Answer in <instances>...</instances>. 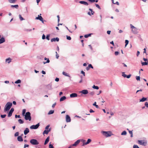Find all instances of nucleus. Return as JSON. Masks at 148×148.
Here are the masks:
<instances>
[{
	"label": "nucleus",
	"instance_id": "obj_12",
	"mask_svg": "<svg viewBox=\"0 0 148 148\" xmlns=\"http://www.w3.org/2000/svg\"><path fill=\"white\" fill-rule=\"evenodd\" d=\"M80 92L83 94L86 95L88 93V91L87 90H83L80 91Z\"/></svg>",
	"mask_w": 148,
	"mask_h": 148
},
{
	"label": "nucleus",
	"instance_id": "obj_53",
	"mask_svg": "<svg viewBox=\"0 0 148 148\" xmlns=\"http://www.w3.org/2000/svg\"><path fill=\"white\" fill-rule=\"evenodd\" d=\"M88 66H89V68H91L92 69H93V66H92V65L91 64H89L88 65Z\"/></svg>",
	"mask_w": 148,
	"mask_h": 148
},
{
	"label": "nucleus",
	"instance_id": "obj_23",
	"mask_svg": "<svg viewBox=\"0 0 148 148\" xmlns=\"http://www.w3.org/2000/svg\"><path fill=\"white\" fill-rule=\"evenodd\" d=\"M66 99V97L65 96H63L60 99V101H63L64 100H65V99Z\"/></svg>",
	"mask_w": 148,
	"mask_h": 148
},
{
	"label": "nucleus",
	"instance_id": "obj_44",
	"mask_svg": "<svg viewBox=\"0 0 148 148\" xmlns=\"http://www.w3.org/2000/svg\"><path fill=\"white\" fill-rule=\"evenodd\" d=\"M26 112V110L25 109H24L23 110L22 112V114L23 115H24V114H25Z\"/></svg>",
	"mask_w": 148,
	"mask_h": 148
},
{
	"label": "nucleus",
	"instance_id": "obj_3",
	"mask_svg": "<svg viewBox=\"0 0 148 148\" xmlns=\"http://www.w3.org/2000/svg\"><path fill=\"white\" fill-rule=\"evenodd\" d=\"M30 142L33 145H38L39 144L37 140L34 139H31L30 141Z\"/></svg>",
	"mask_w": 148,
	"mask_h": 148
},
{
	"label": "nucleus",
	"instance_id": "obj_21",
	"mask_svg": "<svg viewBox=\"0 0 148 148\" xmlns=\"http://www.w3.org/2000/svg\"><path fill=\"white\" fill-rule=\"evenodd\" d=\"M17 140L18 141H23V139L21 136H19L17 137Z\"/></svg>",
	"mask_w": 148,
	"mask_h": 148
},
{
	"label": "nucleus",
	"instance_id": "obj_13",
	"mask_svg": "<svg viewBox=\"0 0 148 148\" xmlns=\"http://www.w3.org/2000/svg\"><path fill=\"white\" fill-rule=\"evenodd\" d=\"M77 95L76 93H73L70 95V97L71 98H73L77 97Z\"/></svg>",
	"mask_w": 148,
	"mask_h": 148
},
{
	"label": "nucleus",
	"instance_id": "obj_59",
	"mask_svg": "<svg viewBox=\"0 0 148 148\" xmlns=\"http://www.w3.org/2000/svg\"><path fill=\"white\" fill-rule=\"evenodd\" d=\"M131 76V74H129L128 75H127L126 77L127 78H130Z\"/></svg>",
	"mask_w": 148,
	"mask_h": 148
},
{
	"label": "nucleus",
	"instance_id": "obj_52",
	"mask_svg": "<svg viewBox=\"0 0 148 148\" xmlns=\"http://www.w3.org/2000/svg\"><path fill=\"white\" fill-rule=\"evenodd\" d=\"M89 94L90 95L92 96L94 94V92H91L89 93Z\"/></svg>",
	"mask_w": 148,
	"mask_h": 148
},
{
	"label": "nucleus",
	"instance_id": "obj_34",
	"mask_svg": "<svg viewBox=\"0 0 148 148\" xmlns=\"http://www.w3.org/2000/svg\"><path fill=\"white\" fill-rule=\"evenodd\" d=\"M19 18L21 21H23V20H24V19L22 17V16L21 14H19Z\"/></svg>",
	"mask_w": 148,
	"mask_h": 148
},
{
	"label": "nucleus",
	"instance_id": "obj_15",
	"mask_svg": "<svg viewBox=\"0 0 148 148\" xmlns=\"http://www.w3.org/2000/svg\"><path fill=\"white\" fill-rule=\"evenodd\" d=\"M51 128L49 129L48 130H45L43 132V134H47L48 133L51 131Z\"/></svg>",
	"mask_w": 148,
	"mask_h": 148
},
{
	"label": "nucleus",
	"instance_id": "obj_51",
	"mask_svg": "<svg viewBox=\"0 0 148 148\" xmlns=\"http://www.w3.org/2000/svg\"><path fill=\"white\" fill-rule=\"evenodd\" d=\"M49 148H54L53 145L51 144H49Z\"/></svg>",
	"mask_w": 148,
	"mask_h": 148
},
{
	"label": "nucleus",
	"instance_id": "obj_19",
	"mask_svg": "<svg viewBox=\"0 0 148 148\" xmlns=\"http://www.w3.org/2000/svg\"><path fill=\"white\" fill-rule=\"evenodd\" d=\"M49 138H50V137L49 136H48L47 138L45 140V143H44V145H46L48 143V142L49 141Z\"/></svg>",
	"mask_w": 148,
	"mask_h": 148
},
{
	"label": "nucleus",
	"instance_id": "obj_10",
	"mask_svg": "<svg viewBox=\"0 0 148 148\" xmlns=\"http://www.w3.org/2000/svg\"><path fill=\"white\" fill-rule=\"evenodd\" d=\"M132 32L134 34H136L138 33V29L136 28L132 29Z\"/></svg>",
	"mask_w": 148,
	"mask_h": 148
},
{
	"label": "nucleus",
	"instance_id": "obj_17",
	"mask_svg": "<svg viewBox=\"0 0 148 148\" xmlns=\"http://www.w3.org/2000/svg\"><path fill=\"white\" fill-rule=\"evenodd\" d=\"M80 140H77L75 143L72 144V146H76L80 142Z\"/></svg>",
	"mask_w": 148,
	"mask_h": 148
},
{
	"label": "nucleus",
	"instance_id": "obj_4",
	"mask_svg": "<svg viewBox=\"0 0 148 148\" xmlns=\"http://www.w3.org/2000/svg\"><path fill=\"white\" fill-rule=\"evenodd\" d=\"M101 133L104 136H105L106 137L110 136L111 135L110 134L111 132L110 131L106 132L102 131L101 132Z\"/></svg>",
	"mask_w": 148,
	"mask_h": 148
},
{
	"label": "nucleus",
	"instance_id": "obj_25",
	"mask_svg": "<svg viewBox=\"0 0 148 148\" xmlns=\"http://www.w3.org/2000/svg\"><path fill=\"white\" fill-rule=\"evenodd\" d=\"M62 74L64 75L65 76H67V77H70V76L69 75V74L68 73H67L64 72H62Z\"/></svg>",
	"mask_w": 148,
	"mask_h": 148
},
{
	"label": "nucleus",
	"instance_id": "obj_46",
	"mask_svg": "<svg viewBox=\"0 0 148 148\" xmlns=\"http://www.w3.org/2000/svg\"><path fill=\"white\" fill-rule=\"evenodd\" d=\"M130 27H131V28L132 29H133L135 28H136V27H135L133 25L131 24H130Z\"/></svg>",
	"mask_w": 148,
	"mask_h": 148
},
{
	"label": "nucleus",
	"instance_id": "obj_31",
	"mask_svg": "<svg viewBox=\"0 0 148 148\" xmlns=\"http://www.w3.org/2000/svg\"><path fill=\"white\" fill-rule=\"evenodd\" d=\"M12 113L11 112L9 111L8 113V117H10V116H11L12 115Z\"/></svg>",
	"mask_w": 148,
	"mask_h": 148
},
{
	"label": "nucleus",
	"instance_id": "obj_14",
	"mask_svg": "<svg viewBox=\"0 0 148 148\" xmlns=\"http://www.w3.org/2000/svg\"><path fill=\"white\" fill-rule=\"evenodd\" d=\"M29 132V130L28 128H26L24 131V134L25 135H27Z\"/></svg>",
	"mask_w": 148,
	"mask_h": 148
},
{
	"label": "nucleus",
	"instance_id": "obj_27",
	"mask_svg": "<svg viewBox=\"0 0 148 148\" xmlns=\"http://www.w3.org/2000/svg\"><path fill=\"white\" fill-rule=\"evenodd\" d=\"M93 106H95L96 108H99V106L97 105H96V102H95L93 104Z\"/></svg>",
	"mask_w": 148,
	"mask_h": 148
},
{
	"label": "nucleus",
	"instance_id": "obj_57",
	"mask_svg": "<svg viewBox=\"0 0 148 148\" xmlns=\"http://www.w3.org/2000/svg\"><path fill=\"white\" fill-rule=\"evenodd\" d=\"M25 31L27 32H31L32 31V29H25Z\"/></svg>",
	"mask_w": 148,
	"mask_h": 148
},
{
	"label": "nucleus",
	"instance_id": "obj_11",
	"mask_svg": "<svg viewBox=\"0 0 148 148\" xmlns=\"http://www.w3.org/2000/svg\"><path fill=\"white\" fill-rule=\"evenodd\" d=\"M66 121L67 122H70L71 121V118L68 115H67L66 116Z\"/></svg>",
	"mask_w": 148,
	"mask_h": 148
},
{
	"label": "nucleus",
	"instance_id": "obj_41",
	"mask_svg": "<svg viewBox=\"0 0 148 148\" xmlns=\"http://www.w3.org/2000/svg\"><path fill=\"white\" fill-rule=\"evenodd\" d=\"M66 38L67 40H71V38L69 36H68L67 35L66 36Z\"/></svg>",
	"mask_w": 148,
	"mask_h": 148
},
{
	"label": "nucleus",
	"instance_id": "obj_29",
	"mask_svg": "<svg viewBox=\"0 0 148 148\" xmlns=\"http://www.w3.org/2000/svg\"><path fill=\"white\" fill-rule=\"evenodd\" d=\"M54 112V110H50L48 113V115L53 114Z\"/></svg>",
	"mask_w": 148,
	"mask_h": 148
},
{
	"label": "nucleus",
	"instance_id": "obj_64",
	"mask_svg": "<svg viewBox=\"0 0 148 148\" xmlns=\"http://www.w3.org/2000/svg\"><path fill=\"white\" fill-rule=\"evenodd\" d=\"M59 78L56 77L55 79V80L56 81L58 82L59 81Z\"/></svg>",
	"mask_w": 148,
	"mask_h": 148
},
{
	"label": "nucleus",
	"instance_id": "obj_6",
	"mask_svg": "<svg viewBox=\"0 0 148 148\" xmlns=\"http://www.w3.org/2000/svg\"><path fill=\"white\" fill-rule=\"evenodd\" d=\"M40 125L39 123H38L36 125H33L30 127V128L32 129H37Z\"/></svg>",
	"mask_w": 148,
	"mask_h": 148
},
{
	"label": "nucleus",
	"instance_id": "obj_22",
	"mask_svg": "<svg viewBox=\"0 0 148 148\" xmlns=\"http://www.w3.org/2000/svg\"><path fill=\"white\" fill-rule=\"evenodd\" d=\"M5 62H6L9 64L11 62V59L10 58H9L6 59Z\"/></svg>",
	"mask_w": 148,
	"mask_h": 148
},
{
	"label": "nucleus",
	"instance_id": "obj_5",
	"mask_svg": "<svg viewBox=\"0 0 148 148\" xmlns=\"http://www.w3.org/2000/svg\"><path fill=\"white\" fill-rule=\"evenodd\" d=\"M138 143L139 144L144 146H146L147 144V142L144 141L142 140H138Z\"/></svg>",
	"mask_w": 148,
	"mask_h": 148
},
{
	"label": "nucleus",
	"instance_id": "obj_55",
	"mask_svg": "<svg viewBox=\"0 0 148 148\" xmlns=\"http://www.w3.org/2000/svg\"><path fill=\"white\" fill-rule=\"evenodd\" d=\"M133 148H139V147L137 145H134L133 146Z\"/></svg>",
	"mask_w": 148,
	"mask_h": 148
},
{
	"label": "nucleus",
	"instance_id": "obj_2",
	"mask_svg": "<svg viewBox=\"0 0 148 148\" xmlns=\"http://www.w3.org/2000/svg\"><path fill=\"white\" fill-rule=\"evenodd\" d=\"M25 119L26 120L30 121L31 120V114L29 112H27L25 115Z\"/></svg>",
	"mask_w": 148,
	"mask_h": 148
},
{
	"label": "nucleus",
	"instance_id": "obj_16",
	"mask_svg": "<svg viewBox=\"0 0 148 148\" xmlns=\"http://www.w3.org/2000/svg\"><path fill=\"white\" fill-rule=\"evenodd\" d=\"M89 10L90 11L91 14L90 13V12H88V14L90 16H91L92 15H93L95 13L90 8L89 9Z\"/></svg>",
	"mask_w": 148,
	"mask_h": 148
},
{
	"label": "nucleus",
	"instance_id": "obj_61",
	"mask_svg": "<svg viewBox=\"0 0 148 148\" xmlns=\"http://www.w3.org/2000/svg\"><path fill=\"white\" fill-rule=\"evenodd\" d=\"M49 126H50L49 125H48L47 126H46L45 128L46 130H48L49 129Z\"/></svg>",
	"mask_w": 148,
	"mask_h": 148
},
{
	"label": "nucleus",
	"instance_id": "obj_43",
	"mask_svg": "<svg viewBox=\"0 0 148 148\" xmlns=\"http://www.w3.org/2000/svg\"><path fill=\"white\" fill-rule=\"evenodd\" d=\"M136 79L138 81H140V77L139 76H136Z\"/></svg>",
	"mask_w": 148,
	"mask_h": 148
},
{
	"label": "nucleus",
	"instance_id": "obj_48",
	"mask_svg": "<svg viewBox=\"0 0 148 148\" xmlns=\"http://www.w3.org/2000/svg\"><path fill=\"white\" fill-rule=\"evenodd\" d=\"M49 36L50 35H47L46 36V38L48 40H50Z\"/></svg>",
	"mask_w": 148,
	"mask_h": 148
},
{
	"label": "nucleus",
	"instance_id": "obj_63",
	"mask_svg": "<svg viewBox=\"0 0 148 148\" xmlns=\"http://www.w3.org/2000/svg\"><path fill=\"white\" fill-rule=\"evenodd\" d=\"M56 105V103H53L52 105V108H54Z\"/></svg>",
	"mask_w": 148,
	"mask_h": 148
},
{
	"label": "nucleus",
	"instance_id": "obj_58",
	"mask_svg": "<svg viewBox=\"0 0 148 148\" xmlns=\"http://www.w3.org/2000/svg\"><path fill=\"white\" fill-rule=\"evenodd\" d=\"M42 38L43 40L45 38V36L44 34H43L42 36Z\"/></svg>",
	"mask_w": 148,
	"mask_h": 148
},
{
	"label": "nucleus",
	"instance_id": "obj_62",
	"mask_svg": "<svg viewBox=\"0 0 148 148\" xmlns=\"http://www.w3.org/2000/svg\"><path fill=\"white\" fill-rule=\"evenodd\" d=\"M81 72L82 74H83L84 76H85V73L83 71H81Z\"/></svg>",
	"mask_w": 148,
	"mask_h": 148
},
{
	"label": "nucleus",
	"instance_id": "obj_20",
	"mask_svg": "<svg viewBox=\"0 0 148 148\" xmlns=\"http://www.w3.org/2000/svg\"><path fill=\"white\" fill-rule=\"evenodd\" d=\"M47 88L49 90H52V88L51 86V84H49L48 85H47Z\"/></svg>",
	"mask_w": 148,
	"mask_h": 148
},
{
	"label": "nucleus",
	"instance_id": "obj_36",
	"mask_svg": "<svg viewBox=\"0 0 148 148\" xmlns=\"http://www.w3.org/2000/svg\"><path fill=\"white\" fill-rule=\"evenodd\" d=\"M92 88L95 89H96L97 90H98L99 89V87L97 86H95V85H94V86H92Z\"/></svg>",
	"mask_w": 148,
	"mask_h": 148
},
{
	"label": "nucleus",
	"instance_id": "obj_30",
	"mask_svg": "<svg viewBox=\"0 0 148 148\" xmlns=\"http://www.w3.org/2000/svg\"><path fill=\"white\" fill-rule=\"evenodd\" d=\"M18 122L20 124H23L24 123V121L21 119L18 120Z\"/></svg>",
	"mask_w": 148,
	"mask_h": 148
},
{
	"label": "nucleus",
	"instance_id": "obj_35",
	"mask_svg": "<svg viewBox=\"0 0 148 148\" xmlns=\"http://www.w3.org/2000/svg\"><path fill=\"white\" fill-rule=\"evenodd\" d=\"M129 133L131 134L130 137H133V132L132 131L129 130Z\"/></svg>",
	"mask_w": 148,
	"mask_h": 148
},
{
	"label": "nucleus",
	"instance_id": "obj_56",
	"mask_svg": "<svg viewBox=\"0 0 148 148\" xmlns=\"http://www.w3.org/2000/svg\"><path fill=\"white\" fill-rule=\"evenodd\" d=\"M15 117L16 118H20L21 117L20 116V115H17L16 114L15 115Z\"/></svg>",
	"mask_w": 148,
	"mask_h": 148
},
{
	"label": "nucleus",
	"instance_id": "obj_32",
	"mask_svg": "<svg viewBox=\"0 0 148 148\" xmlns=\"http://www.w3.org/2000/svg\"><path fill=\"white\" fill-rule=\"evenodd\" d=\"M21 81L20 79H18L17 81L15 82V84H19L21 83Z\"/></svg>",
	"mask_w": 148,
	"mask_h": 148
},
{
	"label": "nucleus",
	"instance_id": "obj_60",
	"mask_svg": "<svg viewBox=\"0 0 148 148\" xmlns=\"http://www.w3.org/2000/svg\"><path fill=\"white\" fill-rule=\"evenodd\" d=\"M29 146V145L26 144H25L24 147V148H25L27 147H28Z\"/></svg>",
	"mask_w": 148,
	"mask_h": 148
},
{
	"label": "nucleus",
	"instance_id": "obj_1",
	"mask_svg": "<svg viewBox=\"0 0 148 148\" xmlns=\"http://www.w3.org/2000/svg\"><path fill=\"white\" fill-rule=\"evenodd\" d=\"M12 105V103L9 102H7L5 105L4 109V111L5 112L9 111Z\"/></svg>",
	"mask_w": 148,
	"mask_h": 148
},
{
	"label": "nucleus",
	"instance_id": "obj_42",
	"mask_svg": "<svg viewBox=\"0 0 148 148\" xmlns=\"http://www.w3.org/2000/svg\"><path fill=\"white\" fill-rule=\"evenodd\" d=\"M47 61L46 62H43V63L44 64H45L46 63H49V62H50V60H49V58H47Z\"/></svg>",
	"mask_w": 148,
	"mask_h": 148
},
{
	"label": "nucleus",
	"instance_id": "obj_38",
	"mask_svg": "<svg viewBox=\"0 0 148 148\" xmlns=\"http://www.w3.org/2000/svg\"><path fill=\"white\" fill-rule=\"evenodd\" d=\"M91 35V34H86L84 35V37L85 38H87L89 36H90Z\"/></svg>",
	"mask_w": 148,
	"mask_h": 148
},
{
	"label": "nucleus",
	"instance_id": "obj_24",
	"mask_svg": "<svg viewBox=\"0 0 148 148\" xmlns=\"http://www.w3.org/2000/svg\"><path fill=\"white\" fill-rule=\"evenodd\" d=\"M147 100V99L146 98L143 97L141 99H140V102H144Z\"/></svg>",
	"mask_w": 148,
	"mask_h": 148
},
{
	"label": "nucleus",
	"instance_id": "obj_54",
	"mask_svg": "<svg viewBox=\"0 0 148 148\" xmlns=\"http://www.w3.org/2000/svg\"><path fill=\"white\" fill-rule=\"evenodd\" d=\"M145 105L146 107L148 108V103L147 102H146L145 103Z\"/></svg>",
	"mask_w": 148,
	"mask_h": 148
},
{
	"label": "nucleus",
	"instance_id": "obj_9",
	"mask_svg": "<svg viewBox=\"0 0 148 148\" xmlns=\"http://www.w3.org/2000/svg\"><path fill=\"white\" fill-rule=\"evenodd\" d=\"M59 40V39L58 37L54 38L51 39V42H58Z\"/></svg>",
	"mask_w": 148,
	"mask_h": 148
},
{
	"label": "nucleus",
	"instance_id": "obj_50",
	"mask_svg": "<svg viewBox=\"0 0 148 148\" xmlns=\"http://www.w3.org/2000/svg\"><path fill=\"white\" fill-rule=\"evenodd\" d=\"M119 52L118 51H115L114 52V54L115 56H117L119 55Z\"/></svg>",
	"mask_w": 148,
	"mask_h": 148
},
{
	"label": "nucleus",
	"instance_id": "obj_37",
	"mask_svg": "<svg viewBox=\"0 0 148 148\" xmlns=\"http://www.w3.org/2000/svg\"><path fill=\"white\" fill-rule=\"evenodd\" d=\"M141 64L143 66L146 65L147 64V62H142Z\"/></svg>",
	"mask_w": 148,
	"mask_h": 148
},
{
	"label": "nucleus",
	"instance_id": "obj_47",
	"mask_svg": "<svg viewBox=\"0 0 148 148\" xmlns=\"http://www.w3.org/2000/svg\"><path fill=\"white\" fill-rule=\"evenodd\" d=\"M122 75L123 77H126L127 75L124 74V73H125L124 72H122Z\"/></svg>",
	"mask_w": 148,
	"mask_h": 148
},
{
	"label": "nucleus",
	"instance_id": "obj_8",
	"mask_svg": "<svg viewBox=\"0 0 148 148\" xmlns=\"http://www.w3.org/2000/svg\"><path fill=\"white\" fill-rule=\"evenodd\" d=\"M36 19L39 20L40 21H41L42 23H44V21L43 20V18L41 16H40L39 15H38V17H36Z\"/></svg>",
	"mask_w": 148,
	"mask_h": 148
},
{
	"label": "nucleus",
	"instance_id": "obj_7",
	"mask_svg": "<svg viewBox=\"0 0 148 148\" xmlns=\"http://www.w3.org/2000/svg\"><path fill=\"white\" fill-rule=\"evenodd\" d=\"M85 140H83V144L82 145L84 146V145H87L88 144L90 143L91 140L90 139H88L87 140V141L86 143H84V142H85Z\"/></svg>",
	"mask_w": 148,
	"mask_h": 148
},
{
	"label": "nucleus",
	"instance_id": "obj_26",
	"mask_svg": "<svg viewBox=\"0 0 148 148\" xmlns=\"http://www.w3.org/2000/svg\"><path fill=\"white\" fill-rule=\"evenodd\" d=\"M11 7L12 8L14 7L16 9H18V5H11Z\"/></svg>",
	"mask_w": 148,
	"mask_h": 148
},
{
	"label": "nucleus",
	"instance_id": "obj_28",
	"mask_svg": "<svg viewBox=\"0 0 148 148\" xmlns=\"http://www.w3.org/2000/svg\"><path fill=\"white\" fill-rule=\"evenodd\" d=\"M16 1V0H8L9 2L10 3H14Z\"/></svg>",
	"mask_w": 148,
	"mask_h": 148
},
{
	"label": "nucleus",
	"instance_id": "obj_39",
	"mask_svg": "<svg viewBox=\"0 0 148 148\" xmlns=\"http://www.w3.org/2000/svg\"><path fill=\"white\" fill-rule=\"evenodd\" d=\"M95 5H96V6L100 10L101 9V8L100 7V6L97 4L95 3Z\"/></svg>",
	"mask_w": 148,
	"mask_h": 148
},
{
	"label": "nucleus",
	"instance_id": "obj_40",
	"mask_svg": "<svg viewBox=\"0 0 148 148\" xmlns=\"http://www.w3.org/2000/svg\"><path fill=\"white\" fill-rule=\"evenodd\" d=\"M125 47H126L127 45H128L129 43V41L127 40H125Z\"/></svg>",
	"mask_w": 148,
	"mask_h": 148
},
{
	"label": "nucleus",
	"instance_id": "obj_18",
	"mask_svg": "<svg viewBox=\"0 0 148 148\" xmlns=\"http://www.w3.org/2000/svg\"><path fill=\"white\" fill-rule=\"evenodd\" d=\"M79 3L86 5H88V4L87 2L84 1H79Z\"/></svg>",
	"mask_w": 148,
	"mask_h": 148
},
{
	"label": "nucleus",
	"instance_id": "obj_45",
	"mask_svg": "<svg viewBox=\"0 0 148 148\" xmlns=\"http://www.w3.org/2000/svg\"><path fill=\"white\" fill-rule=\"evenodd\" d=\"M6 116V114L1 115V117L2 118H4Z\"/></svg>",
	"mask_w": 148,
	"mask_h": 148
},
{
	"label": "nucleus",
	"instance_id": "obj_33",
	"mask_svg": "<svg viewBox=\"0 0 148 148\" xmlns=\"http://www.w3.org/2000/svg\"><path fill=\"white\" fill-rule=\"evenodd\" d=\"M127 134V132L125 131H123V132H122L121 134V135H126Z\"/></svg>",
	"mask_w": 148,
	"mask_h": 148
},
{
	"label": "nucleus",
	"instance_id": "obj_49",
	"mask_svg": "<svg viewBox=\"0 0 148 148\" xmlns=\"http://www.w3.org/2000/svg\"><path fill=\"white\" fill-rule=\"evenodd\" d=\"M19 135V132H17L15 133L14 134V136H18Z\"/></svg>",
	"mask_w": 148,
	"mask_h": 148
}]
</instances>
